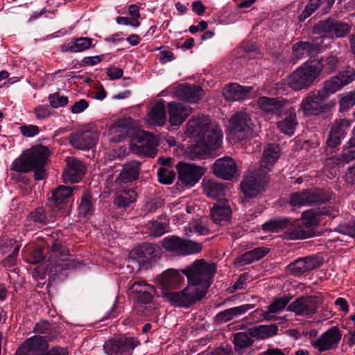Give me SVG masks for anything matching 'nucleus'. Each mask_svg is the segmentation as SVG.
Masks as SVG:
<instances>
[{
  "label": "nucleus",
  "instance_id": "obj_1",
  "mask_svg": "<svg viewBox=\"0 0 355 355\" xmlns=\"http://www.w3.org/2000/svg\"><path fill=\"white\" fill-rule=\"evenodd\" d=\"M49 155L48 147L42 145L35 146L15 159L10 165V169L23 173L33 171L36 180H44L46 176L45 165Z\"/></svg>",
  "mask_w": 355,
  "mask_h": 355
},
{
  "label": "nucleus",
  "instance_id": "obj_2",
  "mask_svg": "<svg viewBox=\"0 0 355 355\" xmlns=\"http://www.w3.org/2000/svg\"><path fill=\"white\" fill-rule=\"evenodd\" d=\"M187 133L196 139H200L213 148H217L222 140V132L219 127L211 122L207 116L191 119L187 125Z\"/></svg>",
  "mask_w": 355,
  "mask_h": 355
},
{
  "label": "nucleus",
  "instance_id": "obj_3",
  "mask_svg": "<svg viewBox=\"0 0 355 355\" xmlns=\"http://www.w3.org/2000/svg\"><path fill=\"white\" fill-rule=\"evenodd\" d=\"M182 272L187 277L189 286L209 288L214 281L216 266L215 263H207L204 259H196L182 270Z\"/></svg>",
  "mask_w": 355,
  "mask_h": 355
},
{
  "label": "nucleus",
  "instance_id": "obj_4",
  "mask_svg": "<svg viewBox=\"0 0 355 355\" xmlns=\"http://www.w3.org/2000/svg\"><path fill=\"white\" fill-rule=\"evenodd\" d=\"M318 69L313 62H304L288 77V85L295 91L308 89L318 77Z\"/></svg>",
  "mask_w": 355,
  "mask_h": 355
},
{
  "label": "nucleus",
  "instance_id": "obj_5",
  "mask_svg": "<svg viewBox=\"0 0 355 355\" xmlns=\"http://www.w3.org/2000/svg\"><path fill=\"white\" fill-rule=\"evenodd\" d=\"M162 297L171 305L189 308L196 302L201 300L207 294V290H162Z\"/></svg>",
  "mask_w": 355,
  "mask_h": 355
},
{
  "label": "nucleus",
  "instance_id": "obj_6",
  "mask_svg": "<svg viewBox=\"0 0 355 355\" xmlns=\"http://www.w3.org/2000/svg\"><path fill=\"white\" fill-rule=\"evenodd\" d=\"M268 177L262 168L250 170L241 181L240 186L243 193L249 198H254L264 190Z\"/></svg>",
  "mask_w": 355,
  "mask_h": 355
},
{
  "label": "nucleus",
  "instance_id": "obj_7",
  "mask_svg": "<svg viewBox=\"0 0 355 355\" xmlns=\"http://www.w3.org/2000/svg\"><path fill=\"white\" fill-rule=\"evenodd\" d=\"M330 200L329 193L319 189H306L291 195L289 203L293 207L310 206L315 203L325 202Z\"/></svg>",
  "mask_w": 355,
  "mask_h": 355
},
{
  "label": "nucleus",
  "instance_id": "obj_8",
  "mask_svg": "<svg viewBox=\"0 0 355 355\" xmlns=\"http://www.w3.org/2000/svg\"><path fill=\"white\" fill-rule=\"evenodd\" d=\"M349 31V26L347 24L331 18L319 21L313 28V33L319 35L322 40L323 37H344Z\"/></svg>",
  "mask_w": 355,
  "mask_h": 355
},
{
  "label": "nucleus",
  "instance_id": "obj_9",
  "mask_svg": "<svg viewBox=\"0 0 355 355\" xmlns=\"http://www.w3.org/2000/svg\"><path fill=\"white\" fill-rule=\"evenodd\" d=\"M138 341L131 337H119L111 339L103 345L107 355H131Z\"/></svg>",
  "mask_w": 355,
  "mask_h": 355
},
{
  "label": "nucleus",
  "instance_id": "obj_10",
  "mask_svg": "<svg viewBox=\"0 0 355 355\" xmlns=\"http://www.w3.org/2000/svg\"><path fill=\"white\" fill-rule=\"evenodd\" d=\"M342 337L338 327H332L324 332L319 338L311 341V345L320 352L337 347Z\"/></svg>",
  "mask_w": 355,
  "mask_h": 355
},
{
  "label": "nucleus",
  "instance_id": "obj_11",
  "mask_svg": "<svg viewBox=\"0 0 355 355\" xmlns=\"http://www.w3.org/2000/svg\"><path fill=\"white\" fill-rule=\"evenodd\" d=\"M180 180L186 186L196 184L205 173L203 168L192 164L179 162L176 166Z\"/></svg>",
  "mask_w": 355,
  "mask_h": 355
},
{
  "label": "nucleus",
  "instance_id": "obj_12",
  "mask_svg": "<svg viewBox=\"0 0 355 355\" xmlns=\"http://www.w3.org/2000/svg\"><path fill=\"white\" fill-rule=\"evenodd\" d=\"M98 134L95 130L84 129L71 133L69 137L70 144L75 148L85 150L96 145Z\"/></svg>",
  "mask_w": 355,
  "mask_h": 355
},
{
  "label": "nucleus",
  "instance_id": "obj_13",
  "mask_svg": "<svg viewBox=\"0 0 355 355\" xmlns=\"http://www.w3.org/2000/svg\"><path fill=\"white\" fill-rule=\"evenodd\" d=\"M137 257L139 270L147 268L149 263L155 261L161 255V249L156 244L146 243L135 250Z\"/></svg>",
  "mask_w": 355,
  "mask_h": 355
},
{
  "label": "nucleus",
  "instance_id": "obj_14",
  "mask_svg": "<svg viewBox=\"0 0 355 355\" xmlns=\"http://www.w3.org/2000/svg\"><path fill=\"white\" fill-rule=\"evenodd\" d=\"M49 347L46 339L41 336L27 338L17 349L15 355H42Z\"/></svg>",
  "mask_w": 355,
  "mask_h": 355
},
{
  "label": "nucleus",
  "instance_id": "obj_15",
  "mask_svg": "<svg viewBox=\"0 0 355 355\" xmlns=\"http://www.w3.org/2000/svg\"><path fill=\"white\" fill-rule=\"evenodd\" d=\"M322 261V259L317 256L300 258L290 263L288 270L292 275L300 276L320 267Z\"/></svg>",
  "mask_w": 355,
  "mask_h": 355
},
{
  "label": "nucleus",
  "instance_id": "obj_16",
  "mask_svg": "<svg viewBox=\"0 0 355 355\" xmlns=\"http://www.w3.org/2000/svg\"><path fill=\"white\" fill-rule=\"evenodd\" d=\"M252 126L251 119L246 112H236L230 120V130L235 134H241L242 137L252 135Z\"/></svg>",
  "mask_w": 355,
  "mask_h": 355
},
{
  "label": "nucleus",
  "instance_id": "obj_17",
  "mask_svg": "<svg viewBox=\"0 0 355 355\" xmlns=\"http://www.w3.org/2000/svg\"><path fill=\"white\" fill-rule=\"evenodd\" d=\"M67 167L62 173V178L65 183L79 182L85 171L83 163L75 157H67Z\"/></svg>",
  "mask_w": 355,
  "mask_h": 355
},
{
  "label": "nucleus",
  "instance_id": "obj_18",
  "mask_svg": "<svg viewBox=\"0 0 355 355\" xmlns=\"http://www.w3.org/2000/svg\"><path fill=\"white\" fill-rule=\"evenodd\" d=\"M237 166L233 159L224 157L216 159L213 165V172L218 178L231 180L237 173Z\"/></svg>",
  "mask_w": 355,
  "mask_h": 355
},
{
  "label": "nucleus",
  "instance_id": "obj_19",
  "mask_svg": "<svg viewBox=\"0 0 355 355\" xmlns=\"http://www.w3.org/2000/svg\"><path fill=\"white\" fill-rule=\"evenodd\" d=\"M321 43L320 37H315L311 42H297L293 46V55L297 59L314 56L320 52Z\"/></svg>",
  "mask_w": 355,
  "mask_h": 355
},
{
  "label": "nucleus",
  "instance_id": "obj_20",
  "mask_svg": "<svg viewBox=\"0 0 355 355\" xmlns=\"http://www.w3.org/2000/svg\"><path fill=\"white\" fill-rule=\"evenodd\" d=\"M324 100L318 92L309 94L302 100L300 109L306 116L318 115L324 111L325 106L322 104Z\"/></svg>",
  "mask_w": 355,
  "mask_h": 355
},
{
  "label": "nucleus",
  "instance_id": "obj_21",
  "mask_svg": "<svg viewBox=\"0 0 355 355\" xmlns=\"http://www.w3.org/2000/svg\"><path fill=\"white\" fill-rule=\"evenodd\" d=\"M168 121L171 125H181L192 112L190 106L175 102L168 103Z\"/></svg>",
  "mask_w": 355,
  "mask_h": 355
},
{
  "label": "nucleus",
  "instance_id": "obj_22",
  "mask_svg": "<svg viewBox=\"0 0 355 355\" xmlns=\"http://www.w3.org/2000/svg\"><path fill=\"white\" fill-rule=\"evenodd\" d=\"M351 125V121L343 119L335 121L329 132L327 144L331 148L340 145L341 140L345 137L347 130Z\"/></svg>",
  "mask_w": 355,
  "mask_h": 355
},
{
  "label": "nucleus",
  "instance_id": "obj_23",
  "mask_svg": "<svg viewBox=\"0 0 355 355\" xmlns=\"http://www.w3.org/2000/svg\"><path fill=\"white\" fill-rule=\"evenodd\" d=\"M156 290L141 291L137 293V301L135 307L137 310L142 314H146L147 312H150L155 309L158 303L157 298L159 295H155Z\"/></svg>",
  "mask_w": 355,
  "mask_h": 355
},
{
  "label": "nucleus",
  "instance_id": "obj_24",
  "mask_svg": "<svg viewBox=\"0 0 355 355\" xmlns=\"http://www.w3.org/2000/svg\"><path fill=\"white\" fill-rule=\"evenodd\" d=\"M155 281L164 288H175L182 286L184 278L178 270L170 268L157 275Z\"/></svg>",
  "mask_w": 355,
  "mask_h": 355
},
{
  "label": "nucleus",
  "instance_id": "obj_25",
  "mask_svg": "<svg viewBox=\"0 0 355 355\" xmlns=\"http://www.w3.org/2000/svg\"><path fill=\"white\" fill-rule=\"evenodd\" d=\"M135 145L139 154L153 157L157 153V139L154 135L150 132L143 131L140 139Z\"/></svg>",
  "mask_w": 355,
  "mask_h": 355
},
{
  "label": "nucleus",
  "instance_id": "obj_26",
  "mask_svg": "<svg viewBox=\"0 0 355 355\" xmlns=\"http://www.w3.org/2000/svg\"><path fill=\"white\" fill-rule=\"evenodd\" d=\"M72 188L66 186H59L51 192L49 200L53 209L56 212L60 210L62 207L68 203L71 198Z\"/></svg>",
  "mask_w": 355,
  "mask_h": 355
},
{
  "label": "nucleus",
  "instance_id": "obj_27",
  "mask_svg": "<svg viewBox=\"0 0 355 355\" xmlns=\"http://www.w3.org/2000/svg\"><path fill=\"white\" fill-rule=\"evenodd\" d=\"M252 90V87H245L237 83H230L225 87L223 94L225 100L228 101H243Z\"/></svg>",
  "mask_w": 355,
  "mask_h": 355
},
{
  "label": "nucleus",
  "instance_id": "obj_28",
  "mask_svg": "<svg viewBox=\"0 0 355 355\" xmlns=\"http://www.w3.org/2000/svg\"><path fill=\"white\" fill-rule=\"evenodd\" d=\"M286 104V101L281 98L262 96L258 99L259 107L267 114H279Z\"/></svg>",
  "mask_w": 355,
  "mask_h": 355
},
{
  "label": "nucleus",
  "instance_id": "obj_29",
  "mask_svg": "<svg viewBox=\"0 0 355 355\" xmlns=\"http://www.w3.org/2000/svg\"><path fill=\"white\" fill-rule=\"evenodd\" d=\"M58 218V213L54 209H45L38 207L30 214L32 221L40 225L53 224Z\"/></svg>",
  "mask_w": 355,
  "mask_h": 355
},
{
  "label": "nucleus",
  "instance_id": "obj_30",
  "mask_svg": "<svg viewBox=\"0 0 355 355\" xmlns=\"http://www.w3.org/2000/svg\"><path fill=\"white\" fill-rule=\"evenodd\" d=\"M288 310L298 315H309L316 312V307L309 297H300L293 302Z\"/></svg>",
  "mask_w": 355,
  "mask_h": 355
},
{
  "label": "nucleus",
  "instance_id": "obj_31",
  "mask_svg": "<svg viewBox=\"0 0 355 355\" xmlns=\"http://www.w3.org/2000/svg\"><path fill=\"white\" fill-rule=\"evenodd\" d=\"M334 2L335 0H309V3L305 6L302 12L299 16L300 21H304L318 8H321L324 12H327Z\"/></svg>",
  "mask_w": 355,
  "mask_h": 355
},
{
  "label": "nucleus",
  "instance_id": "obj_32",
  "mask_svg": "<svg viewBox=\"0 0 355 355\" xmlns=\"http://www.w3.org/2000/svg\"><path fill=\"white\" fill-rule=\"evenodd\" d=\"M139 173V163L136 161H131L125 163L116 179L119 184H125L136 180Z\"/></svg>",
  "mask_w": 355,
  "mask_h": 355
},
{
  "label": "nucleus",
  "instance_id": "obj_33",
  "mask_svg": "<svg viewBox=\"0 0 355 355\" xmlns=\"http://www.w3.org/2000/svg\"><path fill=\"white\" fill-rule=\"evenodd\" d=\"M203 95V91L198 85H185L178 91V97L189 103H196Z\"/></svg>",
  "mask_w": 355,
  "mask_h": 355
},
{
  "label": "nucleus",
  "instance_id": "obj_34",
  "mask_svg": "<svg viewBox=\"0 0 355 355\" xmlns=\"http://www.w3.org/2000/svg\"><path fill=\"white\" fill-rule=\"evenodd\" d=\"M166 120L165 105L161 101L157 102L147 115L148 123L150 125L162 126L165 124Z\"/></svg>",
  "mask_w": 355,
  "mask_h": 355
},
{
  "label": "nucleus",
  "instance_id": "obj_35",
  "mask_svg": "<svg viewBox=\"0 0 355 355\" xmlns=\"http://www.w3.org/2000/svg\"><path fill=\"white\" fill-rule=\"evenodd\" d=\"M279 157V148L273 144H268L264 149L263 157L260 162V168L266 172L270 169L272 166Z\"/></svg>",
  "mask_w": 355,
  "mask_h": 355
},
{
  "label": "nucleus",
  "instance_id": "obj_36",
  "mask_svg": "<svg viewBox=\"0 0 355 355\" xmlns=\"http://www.w3.org/2000/svg\"><path fill=\"white\" fill-rule=\"evenodd\" d=\"M202 189L206 196L216 198L225 195V184L213 179L205 178L202 180Z\"/></svg>",
  "mask_w": 355,
  "mask_h": 355
},
{
  "label": "nucleus",
  "instance_id": "obj_37",
  "mask_svg": "<svg viewBox=\"0 0 355 355\" xmlns=\"http://www.w3.org/2000/svg\"><path fill=\"white\" fill-rule=\"evenodd\" d=\"M231 214L230 206L227 201L216 203L211 210V217L217 224L227 221L230 218Z\"/></svg>",
  "mask_w": 355,
  "mask_h": 355
},
{
  "label": "nucleus",
  "instance_id": "obj_38",
  "mask_svg": "<svg viewBox=\"0 0 355 355\" xmlns=\"http://www.w3.org/2000/svg\"><path fill=\"white\" fill-rule=\"evenodd\" d=\"M269 252V248L265 247L256 248L252 250L246 252L236 258L235 263L239 266L250 264L254 261L263 258Z\"/></svg>",
  "mask_w": 355,
  "mask_h": 355
},
{
  "label": "nucleus",
  "instance_id": "obj_39",
  "mask_svg": "<svg viewBox=\"0 0 355 355\" xmlns=\"http://www.w3.org/2000/svg\"><path fill=\"white\" fill-rule=\"evenodd\" d=\"M254 336L250 332V329L248 331L236 333L232 340L235 351L239 352L251 347L254 343Z\"/></svg>",
  "mask_w": 355,
  "mask_h": 355
},
{
  "label": "nucleus",
  "instance_id": "obj_40",
  "mask_svg": "<svg viewBox=\"0 0 355 355\" xmlns=\"http://www.w3.org/2000/svg\"><path fill=\"white\" fill-rule=\"evenodd\" d=\"M313 64L314 67L319 68V76L322 71L327 74L332 73L338 67L339 60L335 55H329L321 58L318 62H313Z\"/></svg>",
  "mask_w": 355,
  "mask_h": 355
},
{
  "label": "nucleus",
  "instance_id": "obj_41",
  "mask_svg": "<svg viewBox=\"0 0 355 355\" xmlns=\"http://www.w3.org/2000/svg\"><path fill=\"white\" fill-rule=\"evenodd\" d=\"M297 125V116L294 110H291L285 118L277 123L279 130L288 135H292Z\"/></svg>",
  "mask_w": 355,
  "mask_h": 355
},
{
  "label": "nucleus",
  "instance_id": "obj_42",
  "mask_svg": "<svg viewBox=\"0 0 355 355\" xmlns=\"http://www.w3.org/2000/svg\"><path fill=\"white\" fill-rule=\"evenodd\" d=\"M284 237L288 240H297L306 239V231L302 229L300 223L298 220H295L291 223L288 220V223L286 227Z\"/></svg>",
  "mask_w": 355,
  "mask_h": 355
},
{
  "label": "nucleus",
  "instance_id": "obj_43",
  "mask_svg": "<svg viewBox=\"0 0 355 355\" xmlns=\"http://www.w3.org/2000/svg\"><path fill=\"white\" fill-rule=\"evenodd\" d=\"M302 229L306 232L307 238L311 237L314 234V229L318 225V220L315 216L312 215L311 211H304L302 214V219L298 220Z\"/></svg>",
  "mask_w": 355,
  "mask_h": 355
},
{
  "label": "nucleus",
  "instance_id": "obj_44",
  "mask_svg": "<svg viewBox=\"0 0 355 355\" xmlns=\"http://www.w3.org/2000/svg\"><path fill=\"white\" fill-rule=\"evenodd\" d=\"M342 87V81L338 78H337V76H334L325 81L322 89L318 90V92L319 94H320V96L326 99L330 95L340 90Z\"/></svg>",
  "mask_w": 355,
  "mask_h": 355
},
{
  "label": "nucleus",
  "instance_id": "obj_45",
  "mask_svg": "<svg viewBox=\"0 0 355 355\" xmlns=\"http://www.w3.org/2000/svg\"><path fill=\"white\" fill-rule=\"evenodd\" d=\"M137 193L131 189H125L118 194L114 203L119 208H125L136 200Z\"/></svg>",
  "mask_w": 355,
  "mask_h": 355
},
{
  "label": "nucleus",
  "instance_id": "obj_46",
  "mask_svg": "<svg viewBox=\"0 0 355 355\" xmlns=\"http://www.w3.org/2000/svg\"><path fill=\"white\" fill-rule=\"evenodd\" d=\"M183 239L177 236H169L162 240L163 248L168 252L181 256Z\"/></svg>",
  "mask_w": 355,
  "mask_h": 355
},
{
  "label": "nucleus",
  "instance_id": "obj_47",
  "mask_svg": "<svg viewBox=\"0 0 355 355\" xmlns=\"http://www.w3.org/2000/svg\"><path fill=\"white\" fill-rule=\"evenodd\" d=\"M278 327L272 324L270 325H259L258 327L251 328L250 332L254 337H259L261 339H266L272 337L277 334Z\"/></svg>",
  "mask_w": 355,
  "mask_h": 355
},
{
  "label": "nucleus",
  "instance_id": "obj_48",
  "mask_svg": "<svg viewBox=\"0 0 355 355\" xmlns=\"http://www.w3.org/2000/svg\"><path fill=\"white\" fill-rule=\"evenodd\" d=\"M93 40L90 37H78L71 40L67 44V49L73 53L81 52L92 46Z\"/></svg>",
  "mask_w": 355,
  "mask_h": 355
},
{
  "label": "nucleus",
  "instance_id": "obj_49",
  "mask_svg": "<svg viewBox=\"0 0 355 355\" xmlns=\"http://www.w3.org/2000/svg\"><path fill=\"white\" fill-rule=\"evenodd\" d=\"M181 256H188L200 253L202 250V243L183 239Z\"/></svg>",
  "mask_w": 355,
  "mask_h": 355
},
{
  "label": "nucleus",
  "instance_id": "obj_50",
  "mask_svg": "<svg viewBox=\"0 0 355 355\" xmlns=\"http://www.w3.org/2000/svg\"><path fill=\"white\" fill-rule=\"evenodd\" d=\"M196 144L192 147L190 152V156L193 159H202L206 154L209 153L210 150L214 149L202 141H200V139H196Z\"/></svg>",
  "mask_w": 355,
  "mask_h": 355
},
{
  "label": "nucleus",
  "instance_id": "obj_51",
  "mask_svg": "<svg viewBox=\"0 0 355 355\" xmlns=\"http://www.w3.org/2000/svg\"><path fill=\"white\" fill-rule=\"evenodd\" d=\"M288 219H276L270 220L264 223L262 225V230L266 232H277L282 230L287 226Z\"/></svg>",
  "mask_w": 355,
  "mask_h": 355
},
{
  "label": "nucleus",
  "instance_id": "obj_52",
  "mask_svg": "<svg viewBox=\"0 0 355 355\" xmlns=\"http://www.w3.org/2000/svg\"><path fill=\"white\" fill-rule=\"evenodd\" d=\"M291 299L292 296L290 295H286L275 299L274 301L268 306V313H277L282 311Z\"/></svg>",
  "mask_w": 355,
  "mask_h": 355
},
{
  "label": "nucleus",
  "instance_id": "obj_53",
  "mask_svg": "<svg viewBox=\"0 0 355 355\" xmlns=\"http://www.w3.org/2000/svg\"><path fill=\"white\" fill-rule=\"evenodd\" d=\"M149 234L153 236L159 237L163 235L167 230L166 223L159 220L150 221L147 225Z\"/></svg>",
  "mask_w": 355,
  "mask_h": 355
},
{
  "label": "nucleus",
  "instance_id": "obj_54",
  "mask_svg": "<svg viewBox=\"0 0 355 355\" xmlns=\"http://www.w3.org/2000/svg\"><path fill=\"white\" fill-rule=\"evenodd\" d=\"M94 211L92 202L89 194L85 193L83 196L79 205V213L85 217L92 215Z\"/></svg>",
  "mask_w": 355,
  "mask_h": 355
},
{
  "label": "nucleus",
  "instance_id": "obj_55",
  "mask_svg": "<svg viewBox=\"0 0 355 355\" xmlns=\"http://www.w3.org/2000/svg\"><path fill=\"white\" fill-rule=\"evenodd\" d=\"M175 176V174L173 171L165 167H160L157 171L158 180L162 184H169L172 183Z\"/></svg>",
  "mask_w": 355,
  "mask_h": 355
},
{
  "label": "nucleus",
  "instance_id": "obj_56",
  "mask_svg": "<svg viewBox=\"0 0 355 355\" xmlns=\"http://www.w3.org/2000/svg\"><path fill=\"white\" fill-rule=\"evenodd\" d=\"M355 159V149L343 152L339 156L332 157L331 160L336 165L348 163Z\"/></svg>",
  "mask_w": 355,
  "mask_h": 355
},
{
  "label": "nucleus",
  "instance_id": "obj_57",
  "mask_svg": "<svg viewBox=\"0 0 355 355\" xmlns=\"http://www.w3.org/2000/svg\"><path fill=\"white\" fill-rule=\"evenodd\" d=\"M49 101L53 108L64 107L68 103V98L65 96H60L58 93H54L49 96Z\"/></svg>",
  "mask_w": 355,
  "mask_h": 355
},
{
  "label": "nucleus",
  "instance_id": "obj_58",
  "mask_svg": "<svg viewBox=\"0 0 355 355\" xmlns=\"http://www.w3.org/2000/svg\"><path fill=\"white\" fill-rule=\"evenodd\" d=\"M355 105V92L347 94L340 101V107L342 111L347 110Z\"/></svg>",
  "mask_w": 355,
  "mask_h": 355
},
{
  "label": "nucleus",
  "instance_id": "obj_59",
  "mask_svg": "<svg viewBox=\"0 0 355 355\" xmlns=\"http://www.w3.org/2000/svg\"><path fill=\"white\" fill-rule=\"evenodd\" d=\"M343 83V87L355 80V71L353 69L348 68L345 71L340 72L337 76Z\"/></svg>",
  "mask_w": 355,
  "mask_h": 355
},
{
  "label": "nucleus",
  "instance_id": "obj_60",
  "mask_svg": "<svg viewBox=\"0 0 355 355\" xmlns=\"http://www.w3.org/2000/svg\"><path fill=\"white\" fill-rule=\"evenodd\" d=\"M119 313V300L118 297H116L111 307L105 313L103 320L115 318L118 316Z\"/></svg>",
  "mask_w": 355,
  "mask_h": 355
},
{
  "label": "nucleus",
  "instance_id": "obj_61",
  "mask_svg": "<svg viewBox=\"0 0 355 355\" xmlns=\"http://www.w3.org/2000/svg\"><path fill=\"white\" fill-rule=\"evenodd\" d=\"M232 311L230 309H225L223 311L219 312L216 315V321L218 323H225L230 321L234 318Z\"/></svg>",
  "mask_w": 355,
  "mask_h": 355
},
{
  "label": "nucleus",
  "instance_id": "obj_62",
  "mask_svg": "<svg viewBox=\"0 0 355 355\" xmlns=\"http://www.w3.org/2000/svg\"><path fill=\"white\" fill-rule=\"evenodd\" d=\"M191 223V227H193L194 232L200 235H206L209 234V229L205 223L202 220H194Z\"/></svg>",
  "mask_w": 355,
  "mask_h": 355
},
{
  "label": "nucleus",
  "instance_id": "obj_63",
  "mask_svg": "<svg viewBox=\"0 0 355 355\" xmlns=\"http://www.w3.org/2000/svg\"><path fill=\"white\" fill-rule=\"evenodd\" d=\"M51 330V324L47 321H40L36 323L34 327V331L41 334H49Z\"/></svg>",
  "mask_w": 355,
  "mask_h": 355
},
{
  "label": "nucleus",
  "instance_id": "obj_64",
  "mask_svg": "<svg viewBox=\"0 0 355 355\" xmlns=\"http://www.w3.org/2000/svg\"><path fill=\"white\" fill-rule=\"evenodd\" d=\"M340 232L349 236L355 237V220L341 225Z\"/></svg>",
  "mask_w": 355,
  "mask_h": 355
}]
</instances>
